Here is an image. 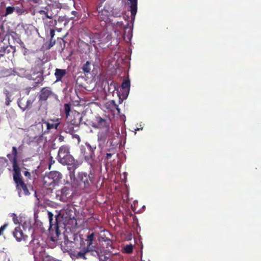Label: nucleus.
<instances>
[{
	"instance_id": "nucleus-17",
	"label": "nucleus",
	"mask_w": 261,
	"mask_h": 261,
	"mask_svg": "<svg viewBox=\"0 0 261 261\" xmlns=\"http://www.w3.org/2000/svg\"><path fill=\"white\" fill-rule=\"evenodd\" d=\"M49 122H45L44 123L46 124L47 128L48 129H50L52 128L57 129L58 125L60 124V121L59 119H56V120H51Z\"/></svg>"
},
{
	"instance_id": "nucleus-13",
	"label": "nucleus",
	"mask_w": 261,
	"mask_h": 261,
	"mask_svg": "<svg viewBox=\"0 0 261 261\" xmlns=\"http://www.w3.org/2000/svg\"><path fill=\"white\" fill-rule=\"evenodd\" d=\"M20 224L23 228L25 229H30L32 228L31 220L29 218L20 216Z\"/></svg>"
},
{
	"instance_id": "nucleus-10",
	"label": "nucleus",
	"mask_w": 261,
	"mask_h": 261,
	"mask_svg": "<svg viewBox=\"0 0 261 261\" xmlns=\"http://www.w3.org/2000/svg\"><path fill=\"white\" fill-rule=\"evenodd\" d=\"M13 236L18 242L25 241L28 238V236L23 233L19 227L15 228L13 231Z\"/></svg>"
},
{
	"instance_id": "nucleus-4",
	"label": "nucleus",
	"mask_w": 261,
	"mask_h": 261,
	"mask_svg": "<svg viewBox=\"0 0 261 261\" xmlns=\"http://www.w3.org/2000/svg\"><path fill=\"white\" fill-rule=\"evenodd\" d=\"M98 125L100 127H103L101 129L98 134V140L99 142V146L103 147V145L109 136V128L107 122L101 118L97 119Z\"/></svg>"
},
{
	"instance_id": "nucleus-2",
	"label": "nucleus",
	"mask_w": 261,
	"mask_h": 261,
	"mask_svg": "<svg viewBox=\"0 0 261 261\" xmlns=\"http://www.w3.org/2000/svg\"><path fill=\"white\" fill-rule=\"evenodd\" d=\"M69 176L70 180L68 181L67 183L70 184L74 188L78 187L84 188L89 186L93 178V175L91 173L87 174L85 172H81L79 173L78 179H75L74 170L69 172Z\"/></svg>"
},
{
	"instance_id": "nucleus-31",
	"label": "nucleus",
	"mask_w": 261,
	"mask_h": 261,
	"mask_svg": "<svg viewBox=\"0 0 261 261\" xmlns=\"http://www.w3.org/2000/svg\"><path fill=\"white\" fill-rule=\"evenodd\" d=\"M122 13L121 12H116L115 10H112L111 15H113L115 17H119L120 16Z\"/></svg>"
},
{
	"instance_id": "nucleus-30",
	"label": "nucleus",
	"mask_w": 261,
	"mask_h": 261,
	"mask_svg": "<svg viewBox=\"0 0 261 261\" xmlns=\"http://www.w3.org/2000/svg\"><path fill=\"white\" fill-rule=\"evenodd\" d=\"M12 153H13V155H14V159L13 162H14V161L15 162H16L15 158H16V157L17 156V149H16V148L15 147H13V148H12ZM13 163L14 162H13ZM16 163H17V162H16Z\"/></svg>"
},
{
	"instance_id": "nucleus-19",
	"label": "nucleus",
	"mask_w": 261,
	"mask_h": 261,
	"mask_svg": "<svg viewBox=\"0 0 261 261\" xmlns=\"http://www.w3.org/2000/svg\"><path fill=\"white\" fill-rule=\"evenodd\" d=\"M37 12L41 15H44L46 18L50 19L53 17V15L49 13L48 7H44L42 9L38 10Z\"/></svg>"
},
{
	"instance_id": "nucleus-15",
	"label": "nucleus",
	"mask_w": 261,
	"mask_h": 261,
	"mask_svg": "<svg viewBox=\"0 0 261 261\" xmlns=\"http://www.w3.org/2000/svg\"><path fill=\"white\" fill-rule=\"evenodd\" d=\"M131 3L130 6V11L131 12V17L133 19L135 18V16L137 11V0H128Z\"/></svg>"
},
{
	"instance_id": "nucleus-1",
	"label": "nucleus",
	"mask_w": 261,
	"mask_h": 261,
	"mask_svg": "<svg viewBox=\"0 0 261 261\" xmlns=\"http://www.w3.org/2000/svg\"><path fill=\"white\" fill-rule=\"evenodd\" d=\"M58 160L62 164L67 165L69 170H74L79 166L78 162L70 154L69 148L66 146H62L59 148Z\"/></svg>"
},
{
	"instance_id": "nucleus-7",
	"label": "nucleus",
	"mask_w": 261,
	"mask_h": 261,
	"mask_svg": "<svg viewBox=\"0 0 261 261\" xmlns=\"http://www.w3.org/2000/svg\"><path fill=\"white\" fill-rule=\"evenodd\" d=\"M106 243L107 245V249L106 250H102L100 248H97V250L95 251L96 255L100 260H105L108 258L106 255L107 254V252H110L111 251L109 249V247L112 248V241L110 239H107Z\"/></svg>"
},
{
	"instance_id": "nucleus-12",
	"label": "nucleus",
	"mask_w": 261,
	"mask_h": 261,
	"mask_svg": "<svg viewBox=\"0 0 261 261\" xmlns=\"http://www.w3.org/2000/svg\"><path fill=\"white\" fill-rule=\"evenodd\" d=\"M64 130L71 135L76 132L79 129V125L77 124H73L72 123H66L64 125Z\"/></svg>"
},
{
	"instance_id": "nucleus-20",
	"label": "nucleus",
	"mask_w": 261,
	"mask_h": 261,
	"mask_svg": "<svg viewBox=\"0 0 261 261\" xmlns=\"http://www.w3.org/2000/svg\"><path fill=\"white\" fill-rule=\"evenodd\" d=\"M66 71L64 69H56L55 75L57 81H61L62 78L65 75Z\"/></svg>"
},
{
	"instance_id": "nucleus-5",
	"label": "nucleus",
	"mask_w": 261,
	"mask_h": 261,
	"mask_svg": "<svg viewBox=\"0 0 261 261\" xmlns=\"http://www.w3.org/2000/svg\"><path fill=\"white\" fill-rule=\"evenodd\" d=\"M62 178V174L58 171H51L46 174L43 178V183L45 187L58 183Z\"/></svg>"
},
{
	"instance_id": "nucleus-22",
	"label": "nucleus",
	"mask_w": 261,
	"mask_h": 261,
	"mask_svg": "<svg viewBox=\"0 0 261 261\" xmlns=\"http://www.w3.org/2000/svg\"><path fill=\"white\" fill-rule=\"evenodd\" d=\"M14 12L18 15H22L27 13V11L23 8L22 6L14 7Z\"/></svg>"
},
{
	"instance_id": "nucleus-8",
	"label": "nucleus",
	"mask_w": 261,
	"mask_h": 261,
	"mask_svg": "<svg viewBox=\"0 0 261 261\" xmlns=\"http://www.w3.org/2000/svg\"><path fill=\"white\" fill-rule=\"evenodd\" d=\"M99 18L107 22L109 19V17L111 15L112 9L109 7L105 6L103 8L99 7L98 9Z\"/></svg>"
},
{
	"instance_id": "nucleus-33",
	"label": "nucleus",
	"mask_w": 261,
	"mask_h": 261,
	"mask_svg": "<svg viewBox=\"0 0 261 261\" xmlns=\"http://www.w3.org/2000/svg\"><path fill=\"white\" fill-rule=\"evenodd\" d=\"M22 172H23V174L24 175V176L25 177H28L29 179L30 178L31 174H30V173L29 172H28L27 170H24V171H23Z\"/></svg>"
},
{
	"instance_id": "nucleus-18",
	"label": "nucleus",
	"mask_w": 261,
	"mask_h": 261,
	"mask_svg": "<svg viewBox=\"0 0 261 261\" xmlns=\"http://www.w3.org/2000/svg\"><path fill=\"white\" fill-rule=\"evenodd\" d=\"M122 88L124 90V92L125 93V97L126 98L128 94L129 90L130 87V82L129 80H125L122 84Z\"/></svg>"
},
{
	"instance_id": "nucleus-34",
	"label": "nucleus",
	"mask_w": 261,
	"mask_h": 261,
	"mask_svg": "<svg viewBox=\"0 0 261 261\" xmlns=\"http://www.w3.org/2000/svg\"><path fill=\"white\" fill-rule=\"evenodd\" d=\"M30 1L36 3V4H40L42 2L41 0H30Z\"/></svg>"
},
{
	"instance_id": "nucleus-29",
	"label": "nucleus",
	"mask_w": 261,
	"mask_h": 261,
	"mask_svg": "<svg viewBox=\"0 0 261 261\" xmlns=\"http://www.w3.org/2000/svg\"><path fill=\"white\" fill-rule=\"evenodd\" d=\"M69 111H70V107L68 104L65 105V112L66 114L67 117L69 114Z\"/></svg>"
},
{
	"instance_id": "nucleus-9",
	"label": "nucleus",
	"mask_w": 261,
	"mask_h": 261,
	"mask_svg": "<svg viewBox=\"0 0 261 261\" xmlns=\"http://www.w3.org/2000/svg\"><path fill=\"white\" fill-rule=\"evenodd\" d=\"M72 217V211L68 207H64L61 210L58 215V218L61 217L65 221L71 219Z\"/></svg>"
},
{
	"instance_id": "nucleus-32",
	"label": "nucleus",
	"mask_w": 261,
	"mask_h": 261,
	"mask_svg": "<svg viewBox=\"0 0 261 261\" xmlns=\"http://www.w3.org/2000/svg\"><path fill=\"white\" fill-rule=\"evenodd\" d=\"M8 224H5L0 228V235L4 232V230L7 227Z\"/></svg>"
},
{
	"instance_id": "nucleus-41",
	"label": "nucleus",
	"mask_w": 261,
	"mask_h": 261,
	"mask_svg": "<svg viewBox=\"0 0 261 261\" xmlns=\"http://www.w3.org/2000/svg\"><path fill=\"white\" fill-rule=\"evenodd\" d=\"M117 24H118V25H122V23H121V22H117Z\"/></svg>"
},
{
	"instance_id": "nucleus-16",
	"label": "nucleus",
	"mask_w": 261,
	"mask_h": 261,
	"mask_svg": "<svg viewBox=\"0 0 261 261\" xmlns=\"http://www.w3.org/2000/svg\"><path fill=\"white\" fill-rule=\"evenodd\" d=\"M51 92L49 89L46 88H43L39 95L40 99L42 100H46L51 95Z\"/></svg>"
},
{
	"instance_id": "nucleus-28",
	"label": "nucleus",
	"mask_w": 261,
	"mask_h": 261,
	"mask_svg": "<svg viewBox=\"0 0 261 261\" xmlns=\"http://www.w3.org/2000/svg\"><path fill=\"white\" fill-rule=\"evenodd\" d=\"M85 144L92 151H93L96 149V147L95 145L92 146L88 143H86Z\"/></svg>"
},
{
	"instance_id": "nucleus-27",
	"label": "nucleus",
	"mask_w": 261,
	"mask_h": 261,
	"mask_svg": "<svg viewBox=\"0 0 261 261\" xmlns=\"http://www.w3.org/2000/svg\"><path fill=\"white\" fill-rule=\"evenodd\" d=\"M124 250L126 253H130L133 251V245H126L124 247Z\"/></svg>"
},
{
	"instance_id": "nucleus-42",
	"label": "nucleus",
	"mask_w": 261,
	"mask_h": 261,
	"mask_svg": "<svg viewBox=\"0 0 261 261\" xmlns=\"http://www.w3.org/2000/svg\"><path fill=\"white\" fill-rule=\"evenodd\" d=\"M34 258L36 259V255H34Z\"/></svg>"
},
{
	"instance_id": "nucleus-11",
	"label": "nucleus",
	"mask_w": 261,
	"mask_h": 261,
	"mask_svg": "<svg viewBox=\"0 0 261 261\" xmlns=\"http://www.w3.org/2000/svg\"><path fill=\"white\" fill-rule=\"evenodd\" d=\"M48 216L49 221V230H55L57 233H58L59 228L58 226L57 218L54 220L53 214L50 212H48Z\"/></svg>"
},
{
	"instance_id": "nucleus-39",
	"label": "nucleus",
	"mask_w": 261,
	"mask_h": 261,
	"mask_svg": "<svg viewBox=\"0 0 261 261\" xmlns=\"http://www.w3.org/2000/svg\"><path fill=\"white\" fill-rule=\"evenodd\" d=\"M9 101H10V99H9V98L7 97V98H6V103H7V105H9Z\"/></svg>"
},
{
	"instance_id": "nucleus-38",
	"label": "nucleus",
	"mask_w": 261,
	"mask_h": 261,
	"mask_svg": "<svg viewBox=\"0 0 261 261\" xmlns=\"http://www.w3.org/2000/svg\"><path fill=\"white\" fill-rule=\"evenodd\" d=\"M54 44H55V42H50L49 45V48L52 47L54 45Z\"/></svg>"
},
{
	"instance_id": "nucleus-43",
	"label": "nucleus",
	"mask_w": 261,
	"mask_h": 261,
	"mask_svg": "<svg viewBox=\"0 0 261 261\" xmlns=\"http://www.w3.org/2000/svg\"><path fill=\"white\" fill-rule=\"evenodd\" d=\"M8 261H10V259H9Z\"/></svg>"
},
{
	"instance_id": "nucleus-6",
	"label": "nucleus",
	"mask_w": 261,
	"mask_h": 261,
	"mask_svg": "<svg viewBox=\"0 0 261 261\" xmlns=\"http://www.w3.org/2000/svg\"><path fill=\"white\" fill-rule=\"evenodd\" d=\"M93 240V234L92 233L90 235H89L88 237L87 241L88 243V248L87 249H84L83 251H76L73 253L71 254V256L72 258L76 257V258H83L84 259H86V257H85V254L86 252L89 251L90 250L92 249V247H91V245L92 243V241Z\"/></svg>"
},
{
	"instance_id": "nucleus-25",
	"label": "nucleus",
	"mask_w": 261,
	"mask_h": 261,
	"mask_svg": "<svg viewBox=\"0 0 261 261\" xmlns=\"http://www.w3.org/2000/svg\"><path fill=\"white\" fill-rule=\"evenodd\" d=\"M82 69L84 72L89 73L91 70L90 63L89 61H87L86 63L84 65Z\"/></svg>"
},
{
	"instance_id": "nucleus-23",
	"label": "nucleus",
	"mask_w": 261,
	"mask_h": 261,
	"mask_svg": "<svg viewBox=\"0 0 261 261\" xmlns=\"http://www.w3.org/2000/svg\"><path fill=\"white\" fill-rule=\"evenodd\" d=\"M106 233L107 234L109 233V232L108 231H106V232L104 231L103 232H101L99 234V238H98L99 242H106L107 239H109L107 237V234H106Z\"/></svg>"
},
{
	"instance_id": "nucleus-3",
	"label": "nucleus",
	"mask_w": 261,
	"mask_h": 261,
	"mask_svg": "<svg viewBox=\"0 0 261 261\" xmlns=\"http://www.w3.org/2000/svg\"><path fill=\"white\" fill-rule=\"evenodd\" d=\"M13 178L16 185L17 190L19 197L27 196L30 194L26 185L22 180L21 169L14 161L13 163Z\"/></svg>"
},
{
	"instance_id": "nucleus-40",
	"label": "nucleus",
	"mask_w": 261,
	"mask_h": 261,
	"mask_svg": "<svg viewBox=\"0 0 261 261\" xmlns=\"http://www.w3.org/2000/svg\"><path fill=\"white\" fill-rule=\"evenodd\" d=\"M74 137L77 138L78 140H80V137L77 135H74Z\"/></svg>"
},
{
	"instance_id": "nucleus-21",
	"label": "nucleus",
	"mask_w": 261,
	"mask_h": 261,
	"mask_svg": "<svg viewBox=\"0 0 261 261\" xmlns=\"http://www.w3.org/2000/svg\"><path fill=\"white\" fill-rule=\"evenodd\" d=\"M132 31L130 29L125 28V34L124 35V39L128 42L132 38Z\"/></svg>"
},
{
	"instance_id": "nucleus-14",
	"label": "nucleus",
	"mask_w": 261,
	"mask_h": 261,
	"mask_svg": "<svg viewBox=\"0 0 261 261\" xmlns=\"http://www.w3.org/2000/svg\"><path fill=\"white\" fill-rule=\"evenodd\" d=\"M30 246L35 253H37L38 251L40 252L42 250V248L41 247L40 242L38 239H33L30 243Z\"/></svg>"
},
{
	"instance_id": "nucleus-24",
	"label": "nucleus",
	"mask_w": 261,
	"mask_h": 261,
	"mask_svg": "<svg viewBox=\"0 0 261 261\" xmlns=\"http://www.w3.org/2000/svg\"><path fill=\"white\" fill-rule=\"evenodd\" d=\"M10 216L12 218V220L14 224H20V216L18 217L17 215L14 213H12L10 214Z\"/></svg>"
},
{
	"instance_id": "nucleus-26",
	"label": "nucleus",
	"mask_w": 261,
	"mask_h": 261,
	"mask_svg": "<svg viewBox=\"0 0 261 261\" xmlns=\"http://www.w3.org/2000/svg\"><path fill=\"white\" fill-rule=\"evenodd\" d=\"M14 12V7H8L6 8V13L4 14L5 16H6L8 15H10L12 14Z\"/></svg>"
},
{
	"instance_id": "nucleus-35",
	"label": "nucleus",
	"mask_w": 261,
	"mask_h": 261,
	"mask_svg": "<svg viewBox=\"0 0 261 261\" xmlns=\"http://www.w3.org/2000/svg\"><path fill=\"white\" fill-rule=\"evenodd\" d=\"M140 126H141L140 127H137V128H136V129H135V135H136V133H136V131H137V130H142V129H143V126H141V125H140Z\"/></svg>"
},
{
	"instance_id": "nucleus-37",
	"label": "nucleus",
	"mask_w": 261,
	"mask_h": 261,
	"mask_svg": "<svg viewBox=\"0 0 261 261\" xmlns=\"http://www.w3.org/2000/svg\"><path fill=\"white\" fill-rule=\"evenodd\" d=\"M50 34H51V37H53L54 35V30L50 31Z\"/></svg>"
},
{
	"instance_id": "nucleus-36",
	"label": "nucleus",
	"mask_w": 261,
	"mask_h": 261,
	"mask_svg": "<svg viewBox=\"0 0 261 261\" xmlns=\"http://www.w3.org/2000/svg\"><path fill=\"white\" fill-rule=\"evenodd\" d=\"M111 156H112V154H111V153H107V158L108 159L110 158L111 157Z\"/></svg>"
}]
</instances>
